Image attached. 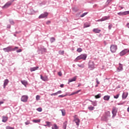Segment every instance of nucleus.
<instances>
[{
    "mask_svg": "<svg viewBox=\"0 0 129 129\" xmlns=\"http://www.w3.org/2000/svg\"><path fill=\"white\" fill-rule=\"evenodd\" d=\"M87 55L86 54H82L80 56H78L75 59V61L77 62L79 60H86Z\"/></svg>",
    "mask_w": 129,
    "mask_h": 129,
    "instance_id": "obj_1",
    "label": "nucleus"
},
{
    "mask_svg": "<svg viewBox=\"0 0 129 129\" xmlns=\"http://www.w3.org/2000/svg\"><path fill=\"white\" fill-rule=\"evenodd\" d=\"M117 50V46L114 44H112L110 46V51L112 53H115Z\"/></svg>",
    "mask_w": 129,
    "mask_h": 129,
    "instance_id": "obj_2",
    "label": "nucleus"
},
{
    "mask_svg": "<svg viewBox=\"0 0 129 129\" xmlns=\"http://www.w3.org/2000/svg\"><path fill=\"white\" fill-rule=\"evenodd\" d=\"M74 121L75 122L77 125H78V126H79V125L80 123V119H79V118H78V117H77V115H75L74 116Z\"/></svg>",
    "mask_w": 129,
    "mask_h": 129,
    "instance_id": "obj_3",
    "label": "nucleus"
},
{
    "mask_svg": "<svg viewBox=\"0 0 129 129\" xmlns=\"http://www.w3.org/2000/svg\"><path fill=\"white\" fill-rule=\"evenodd\" d=\"M127 53H129V50L127 49H124L119 53V55L120 56H124V55Z\"/></svg>",
    "mask_w": 129,
    "mask_h": 129,
    "instance_id": "obj_4",
    "label": "nucleus"
},
{
    "mask_svg": "<svg viewBox=\"0 0 129 129\" xmlns=\"http://www.w3.org/2000/svg\"><path fill=\"white\" fill-rule=\"evenodd\" d=\"M29 97L27 95H23L22 96L21 100L23 102H27L28 101V99Z\"/></svg>",
    "mask_w": 129,
    "mask_h": 129,
    "instance_id": "obj_5",
    "label": "nucleus"
},
{
    "mask_svg": "<svg viewBox=\"0 0 129 129\" xmlns=\"http://www.w3.org/2000/svg\"><path fill=\"white\" fill-rule=\"evenodd\" d=\"M117 112V109L115 107H113L112 111V117H114L116 115V113Z\"/></svg>",
    "mask_w": 129,
    "mask_h": 129,
    "instance_id": "obj_6",
    "label": "nucleus"
},
{
    "mask_svg": "<svg viewBox=\"0 0 129 129\" xmlns=\"http://www.w3.org/2000/svg\"><path fill=\"white\" fill-rule=\"evenodd\" d=\"M47 17H48V13L45 12L41 14L38 18L39 19H44V18H46Z\"/></svg>",
    "mask_w": 129,
    "mask_h": 129,
    "instance_id": "obj_7",
    "label": "nucleus"
},
{
    "mask_svg": "<svg viewBox=\"0 0 129 129\" xmlns=\"http://www.w3.org/2000/svg\"><path fill=\"white\" fill-rule=\"evenodd\" d=\"M12 2H7L3 7V9H8V8H9V7L12 6Z\"/></svg>",
    "mask_w": 129,
    "mask_h": 129,
    "instance_id": "obj_8",
    "label": "nucleus"
},
{
    "mask_svg": "<svg viewBox=\"0 0 129 129\" xmlns=\"http://www.w3.org/2000/svg\"><path fill=\"white\" fill-rule=\"evenodd\" d=\"M3 50L5 52H11V51H13V47L12 46H8L6 48H3Z\"/></svg>",
    "mask_w": 129,
    "mask_h": 129,
    "instance_id": "obj_9",
    "label": "nucleus"
},
{
    "mask_svg": "<svg viewBox=\"0 0 129 129\" xmlns=\"http://www.w3.org/2000/svg\"><path fill=\"white\" fill-rule=\"evenodd\" d=\"M118 16H125L126 15H129V11H125L124 12H119L117 13Z\"/></svg>",
    "mask_w": 129,
    "mask_h": 129,
    "instance_id": "obj_10",
    "label": "nucleus"
},
{
    "mask_svg": "<svg viewBox=\"0 0 129 129\" xmlns=\"http://www.w3.org/2000/svg\"><path fill=\"white\" fill-rule=\"evenodd\" d=\"M89 68H90L91 70H93V69H94V62H90L89 63Z\"/></svg>",
    "mask_w": 129,
    "mask_h": 129,
    "instance_id": "obj_11",
    "label": "nucleus"
},
{
    "mask_svg": "<svg viewBox=\"0 0 129 129\" xmlns=\"http://www.w3.org/2000/svg\"><path fill=\"white\" fill-rule=\"evenodd\" d=\"M40 78L43 80V81H48V80H49L48 77L47 76L43 77V76L41 75Z\"/></svg>",
    "mask_w": 129,
    "mask_h": 129,
    "instance_id": "obj_12",
    "label": "nucleus"
},
{
    "mask_svg": "<svg viewBox=\"0 0 129 129\" xmlns=\"http://www.w3.org/2000/svg\"><path fill=\"white\" fill-rule=\"evenodd\" d=\"M93 32L96 34H99V32H101V30L98 29V28H94L93 30Z\"/></svg>",
    "mask_w": 129,
    "mask_h": 129,
    "instance_id": "obj_13",
    "label": "nucleus"
},
{
    "mask_svg": "<svg viewBox=\"0 0 129 129\" xmlns=\"http://www.w3.org/2000/svg\"><path fill=\"white\" fill-rule=\"evenodd\" d=\"M9 82H10V81L8 79L5 80L4 83V88H6V86L9 84Z\"/></svg>",
    "mask_w": 129,
    "mask_h": 129,
    "instance_id": "obj_14",
    "label": "nucleus"
},
{
    "mask_svg": "<svg viewBox=\"0 0 129 129\" xmlns=\"http://www.w3.org/2000/svg\"><path fill=\"white\" fill-rule=\"evenodd\" d=\"M101 120H103L104 121H107V120H108V117H107L105 116V115H104L102 117Z\"/></svg>",
    "mask_w": 129,
    "mask_h": 129,
    "instance_id": "obj_15",
    "label": "nucleus"
},
{
    "mask_svg": "<svg viewBox=\"0 0 129 129\" xmlns=\"http://www.w3.org/2000/svg\"><path fill=\"white\" fill-rule=\"evenodd\" d=\"M21 82L23 85H24V86H25V87H26L27 85H28V81L26 80H22L21 81Z\"/></svg>",
    "mask_w": 129,
    "mask_h": 129,
    "instance_id": "obj_16",
    "label": "nucleus"
},
{
    "mask_svg": "<svg viewBox=\"0 0 129 129\" xmlns=\"http://www.w3.org/2000/svg\"><path fill=\"white\" fill-rule=\"evenodd\" d=\"M2 117H3V119H2L3 122H7V121H8V118L7 116H3Z\"/></svg>",
    "mask_w": 129,
    "mask_h": 129,
    "instance_id": "obj_17",
    "label": "nucleus"
},
{
    "mask_svg": "<svg viewBox=\"0 0 129 129\" xmlns=\"http://www.w3.org/2000/svg\"><path fill=\"white\" fill-rule=\"evenodd\" d=\"M38 69H39V67L31 68L30 71L31 72H33V71H36V70H38Z\"/></svg>",
    "mask_w": 129,
    "mask_h": 129,
    "instance_id": "obj_18",
    "label": "nucleus"
},
{
    "mask_svg": "<svg viewBox=\"0 0 129 129\" xmlns=\"http://www.w3.org/2000/svg\"><path fill=\"white\" fill-rule=\"evenodd\" d=\"M128 94L127 93H125V92L123 93L122 96V98H123L124 99H125V98L127 97Z\"/></svg>",
    "mask_w": 129,
    "mask_h": 129,
    "instance_id": "obj_19",
    "label": "nucleus"
},
{
    "mask_svg": "<svg viewBox=\"0 0 129 129\" xmlns=\"http://www.w3.org/2000/svg\"><path fill=\"white\" fill-rule=\"evenodd\" d=\"M105 116H107V117H110V112L109 111L105 112Z\"/></svg>",
    "mask_w": 129,
    "mask_h": 129,
    "instance_id": "obj_20",
    "label": "nucleus"
},
{
    "mask_svg": "<svg viewBox=\"0 0 129 129\" xmlns=\"http://www.w3.org/2000/svg\"><path fill=\"white\" fill-rule=\"evenodd\" d=\"M73 81H76V77H74L72 79L69 80V84L70 83V82H73Z\"/></svg>",
    "mask_w": 129,
    "mask_h": 129,
    "instance_id": "obj_21",
    "label": "nucleus"
},
{
    "mask_svg": "<svg viewBox=\"0 0 129 129\" xmlns=\"http://www.w3.org/2000/svg\"><path fill=\"white\" fill-rule=\"evenodd\" d=\"M62 127L63 129H66V127H67V121L64 122Z\"/></svg>",
    "mask_w": 129,
    "mask_h": 129,
    "instance_id": "obj_22",
    "label": "nucleus"
},
{
    "mask_svg": "<svg viewBox=\"0 0 129 129\" xmlns=\"http://www.w3.org/2000/svg\"><path fill=\"white\" fill-rule=\"evenodd\" d=\"M103 98H104V100L108 101V100H109V98H110V96H109L108 95L105 96Z\"/></svg>",
    "mask_w": 129,
    "mask_h": 129,
    "instance_id": "obj_23",
    "label": "nucleus"
},
{
    "mask_svg": "<svg viewBox=\"0 0 129 129\" xmlns=\"http://www.w3.org/2000/svg\"><path fill=\"white\" fill-rule=\"evenodd\" d=\"M103 22L104 21H107V20H109V16H104L102 17Z\"/></svg>",
    "mask_w": 129,
    "mask_h": 129,
    "instance_id": "obj_24",
    "label": "nucleus"
},
{
    "mask_svg": "<svg viewBox=\"0 0 129 129\" xmlns=\"http://www.w3.org/2000/svg\"><path fill=\"white\" fill-rule=\"evenodd\" d=\"M60 111H61L62 115L63 116H64V115H66V112L65 110L64 109H61Z\"/></svg>",
    "mask_w": 129,
    "mask_h": 129,
    "instance_id": "obj_25",
    "label": "nucleus"
},
{
    "mask_svg": "<svg viewBox=\"0 0 129 129\" xmlns=\"http://www.w3.org/2000/svg\"><path fill=\"white\" fill-rule=\"evenodd\" d=\"M52 129H58V126H57V124H54L52 127Z\"/></svg>",
    "mask_w": 129,
    "mask_h": 129,
    "instance_id": "obj_26",
    "label": "nucleus"
},
{
    "mask_svg": "<svg viewBox=\"0 0 129 129\" xmlns=\"http://www.w3.org/2000/svg\"><path fill=\"white\" fill-rule=\"evenodd\" d=\"M32 121H33V122H34V123H38V122H40V121H41V119H38V120H35V119H34V120H32Z\"/></svg>",
    "mask_w": 129,
    "mask_h": 129,
    "instance_id": "obj_27",
    "label": "nucleus"
},
{
    "mask_svg": "<svg viewBox=\"0 0 129 129\" xmlns=\"http://www.w3.org/2000/svg\"><path fill=\"white\" fill-rule=\"evenodd\" d=\"M88 27H90V25L88 23H85L84 25V28H88Z\"/></svg>",
    "mask_w": 129,
    "mask_h": 129,
    "instance_id": "obj_28",
    "label": "nucleus"
},
{
    "mask_svg": "<svg viewBox=\"0 0 129 129\" xmlns=\"http://www.w3.org/2000/svg\"><path fill=\"white\" fill-rule=\"evenodd\" d=\"M81 91V90H79L76 92H75L71 94V95H74V94H77L79 92H80Z\"/></svg>",
    "mask_w": 129,
    "mask_h": 129,
    "instance_id": "obj_29",
    "label": "nucleus"
},
{
    "mask_svg": "<svg viewBox=\"0 0 129 129\" xmlns=\"http://www.w3.org/2000/svg\"><path fill=\"white\" fill-rule=\"evenodd\" d=\"M122 65L121 63H119V68H118V70H119V71H120V70H122Z\"/></svg>",
    "mask_w": 129,
    "mask_h": 129,
    "instance_id": "obj_30",
    "label": "nucleus"
},
{
    "mask_svg": "<svg viewBox=\"0 0 129 129\" xmlns=\"http://www.w3.org/2000/svg\"><path fill=\"white\" fill-rule=\"evenodd\" d=\"M45 123H46V125H47L48 127H50L51 126H50L51 122L46 121V122H45Z\"/></svg>",
    "mask_w": 129,
    "mask_h": 129,
    "instance_id": "obj_31",
    "label": "nucleus"
},
{
    "mask_svg": "<svg viewBox=\"0 0 129 129\" xmlns=\"http://www.w3.org/2000/svg\"><path fill=\"white\" fill-rule=\"evenodd\" d=\"M88 109L89 110H94V107H93V106H89V107H88Z\"/></svg>",
    "mask_w": 129,
    "mask_h": 129,
    "instance_id": "obj_32",
    "label": "nucleus"
},
{
    "mask_svg": "<svg viewBox=\"0 0 129 129\" xmlns=\"http://www.w3.org/2000/svg\"><path fill=\"white\" fill-rule=\"evenodd\" d=\"M56 39H55V38H54V37H51V38H50V42H51V43H53V42H55V40Z\"/></svg>",
    "mask_w": 129,
    "mask_h": 129,
    "instance_id": "obj_33",
    "label": "nucleus"
},
{
    "mask_svg": "<svg viewBox=\"0 0 129 129\" xmlns=\"http://www.w3.org/2000/svg\"><path fill=\"white\" fill-rule=\"evenodd\" d=\"M87 14H88V13L87 12L83 13L82 15H81V18H83V17H85V16H86Z\"/></svg>",
    "mask_w": 129,
    "mask_h": 129,
    "instance_id": "obj_34",
    "label": "nucleus"
},
{
    "mask_svg": "<svg viewBox=\"0 0 129 129\" xmlns=\"http://www.w3.org/2000/svg\"><path fill=\"white\" fill-rule=\"evenodd\" d=\"M59 55H64V50H60L58 52Z\"/></svg>",
    "mask_w": 129,
    "mask_h": 129,
    "instance_id": "obj_35",
    "label": "nucleus"
},
{
    "mask_svg": "<svg viewBox=\"0 0 129 129\" xmlns=\"http://www.w3.org/2000/svg\"><path fill=\"white\" fill-rule=\"evenodd\" d=\"M77 51L78 52V53H81V52H82V48H79L77 49Z\"/></svg>",
    "mask_w": 129,
    "mask_h": 129,
    "instance_id": "obj_36",
    "label": "nucleus"
},
{
    "mask_svg": "<svg viewBox=\"0 0 129 129\" xmlns=\"http://www.w3.org/2000/svg\"><path fill=\"white\" fill-rule=\"evenodd\" d=\"M41 51H42V52H46V51L47 50V49L44 47H42L40 49Z\"/></svg>",
    "mask_w": 129,
    "mask_h": 129,
    "instance_id": "obj_37",
    "label": "nucleus"
},
{
    "mask_svg": "<svg viewBox=\"0 0 129 129\" xmlns=\"http://www.w3.org/2000/svg\"><path fill=\"white\" fill-rule=\"evenodd\" d=\"M119 97V94H117L116 96H114V98L117 99Z\"/></svg>",
    "mask_w": 129,
    "mask_h": 129,
    "instance_id": "obj_38",
    "label": "nucleus"
},
{
    "mask_svg": "<svg viewBox=\"0 0 129 129\" xmlns=\"http://www.w3.org/2000/svg\"><path fill=\"white\" fill-rule=\"evenodd\" d=\"M36 100H40V96L39 95H37L36 96Z\"/></svg>",
    "mask_w": 129,
    "mask_h": 129,
    "instance_id": "obj_39",
    "label": "nucleus"
},
{
    "mask_svg": "<svg viewBox=\"0 0 129 129\" xmlns=\"http://www.w3.org/2000/svg\"><path fill=\"white\" fill-rule=\"evenodd\" d=\"M101 97V96H100V94H99L95 96V98H100Z\"/></svg>",
    "mask_w": 129,
    "mask_h": 129,
    "instance_id": "obj_40",
    "label": "nucleus"
},
{
    "mask_svg": "<svg viewBox=\"0 0 129 129\" xmlns=\"http://www.w3.org/2000/svg\"><path fill=\"white\" fill-rule=\"evenodd\" d=\"M112 28V24H109V26H108L109 30H111Z\"/></svg>",
    "mask_w": 129,
    "mask_h": 129,
    "instance_id": "obj_41",
    "label": "nucleus"
},
{
    "mask_svg": "<svg viewBox=\"0 0 129 129\" xmlns=\"http://www.w3.org/2000/svg\"><path fill=\"white\" fill-rule=\"evenodd\" d=\"M30 123H31V122H30V121H29V120H28V121H27L26 122H25V124H26V125H28L30 124Z\"/></svg>",
    "mask_w": 129,
    "mask_h": 129,
    "instance_id": "obj_42",
    "label": "nucleus"
},
{
    "mask_svg": "<svg viewBox=\"0 0 129 129\" xmlns=\"http://www.w3.org/2000/svg\"><path fill=\"white\" fill-rule=\"evenodd\" d=\"M6 129H14V127H11V126H7L6 127Z\"/></svg>",
    "mask_w": 129,
    "mask_h": 129,
    "instance_id": "obj_43",
    "label": "nucleus"
},
{
    "mask_svg": "<svg viewBox=\"0 0 129 129\" xmlns=\"http://www.w3.org/2000/svg\"><path fill=\"white\" fill-rule=\"evenodd\" d=\"M78 66H79V67H80L81 68H84V65H83V64H78Z\"/></svg>",
    "mask_w": 129,
    "mask_h": 129,
    "instance_id": "obj_44",
    "label": "nucleus"
},
{
    "mask_svg": "<svg viewBox=\"0 0 129 129\" xmlns=\"http://www.w3.org/2000/svg\"><path fill=\"white\" fill-rule=\"evenodd\" d=\"M17 49H19V47L16 46L14 48H12V51H16Z\"/></svg>",
    "mask_w": 129,
    "mask_h": 129,
    "instance_id": "obj_45",
    "label": "nucleus"
},
{
    "mask_svg": "<svg viewBox=\"0 0 129 129\" xmlns=\"http://www.w3.org/2000/svg\"><path fill=\"white\" fill-rule=\"evenodd\" d=\"M55 93H56V95H57V94H60L62 93V91H58Z\"/></svg>",
    "mask_w": 129,
    "mask_h": 129,
    "instance_id": "obj_46",
    "label": "nucleus"
},
{
    "mask_svg": "<svg viewBox=\"0 0 129 129\" xmlns=\"http://www.w3.org/2000/svg\"><path fill=\"white\" fill-rule=\"evenodd\" d=\"M37 110L38 111L41 112L42 111V108H38Z\"/></svg>",
    "mask_w": 129,
    "mask_h": 129,
    "instance_id": "obj_47",
    "label": "nucleus"
},
{
    "mask_svg": "<svg viewBox=\"0 0 129 129\" xmlns=\"http://www.w3.org/2000/svg\"><path fill=\"white\" fill-rule=\"evenodd\" d=\"M58 76H62V73L61 72H59L58 73Z\"/></svg>",
    "mask_w": 129,
    "mask_h": 129,
    "instance_id": "obj_48",
    "label": "nucleus"
},
{
    "mask_svg": "<svg viewBox=\"0 0 129 129\" xmlns=\"http://www.w3.org/2000/svg\"><path fill=\"white\" fill-rule=\"evenodd\" d=\"M21 52H22L21 49H20L17 50V53H21Z\"/></svg>",
    "mask_w": 129,
    "mask_h": 129,
    "instance_id": "obj_49",
    "label": "nucleus"
},
{
    "mask_svg": "<svg viewBox=\"0 0 129 129\" xmlns=\"http://www.w3.org/2000/svg\"><path fill=\"white\" fill-rule=\"evenodd\" d=\"M96 83L97 84H99V81H98V79H96Z\"/></svg>",
    "mask_w": 129,
    "mask_h": 129,
    "instance_id": "obj_50",
    "label": "nucleus"
},
{
    "mask_svg": "<svg viewBox=\"0 0 129 129\" xmlns=\"http://www.w3.org/2000/svg\"><path fill=\"white\" fill-rule=\"evenodd\" d=\"M92 104L94 106H96V105H97V103H96V102H93Z\"/></svg>",
    "mask_w": 129,
    "mask_h": 129,
    "instance_id": "obj_51",
    "label": "nucleus"
},
{
    "mask_svg": "<svg viewBox=\"0 0 129 129\" xmlns=\"http://www.w3.org/2000/svg\"><path fill=\"white\" fill-rule=\"evenodd\" d=\"M96 22H103V20H102V18H101L100 20H97Z\"/></svg>",
    "mask_w": 129,
    "mask_h": 129,
    "instance_id": "obj_52",
    "label": "nucleus"
},
{
    "mask_svg": "<svg viewBox=\"0 0 129 129\" xmlns=\"http://www.w3.org/2000/svg\"><path fill=\"white\" fill-rule=\"evenodd\" d=\"M65 96H66V95H60L58 96V97H65Z\"/></svg>",
    "mask_w": 129,
    "mask_h": 129,
    "instance_id": "obj_53",
    "label": "nucleus"
},
{
    "mask_svg": "<svg viewBox=\"0 0 129 129\" xmlns=\"http://www.w3.org/2000/svg\"><path fill=\"white\" fill-rule=\"evenodd\" d=\"M10 23L11 24V25H14V24H15V22H14L13 21H11Z\"/></svg>",
    "mask_w": 129,
    "mask_h": 129,
    "instance_id": "obj_54",
    "label": "nucleus"
},
{
    "mask_svg": "<svg viewBox=\"0 0 129 129\" xmlns=\"http://www.w3.org/2000/svg\"><path fill=\"white\" fill-rule=\"evenodd\" d=\"M49 24H51V21H48L46 22L47 25H49Z\"/></svg>",
    "mask_w": 129,
    "mask_h": 129,
    "instance_id": "obj_55",
    "label": "nucleus"
},
{
    "mask_svg": "<svg viewBox=\"0 0 129 129\" xmlns=\"http://www.w3.org/2000/svg\"><path fill=\"white\" fill-rule=\"evenodd\" d=\"M126 27H127V28H128V29H129V23L126 24Z\"/></svg>",
    "mask_w": 129,
    "mask_h": 129,
    "instance_id": "obj_56",
    "label": "nucleus"
},
{
    "mask_svg": "<svg viewBox=\"0 0 129 129\" xmlns=\"http://www.w3.org/2000/svg\"><path fill=\"white\" fill-rule=\"evenodd\" d=\"M51 96H53V95H57V93H55L53 94H51Z\"/></svg>",
    "mask_w": 129,
    "mask_h": 129,
    "instance_id": "obj_57",
    "label": "nucleus"
},
{
    "mask_svg": "<svg viewBox=\"0 0 129 129\" xmlns=\"http://www.w3.org/2000/svg\"><path fill=\"white\" fill-rule=\"evenodd\" d=\"M109 3H110V0H108L106 4H107V5H108V4H109Z\"/></svg>",
    "mask_w": 129,
    "mask_h": 129,
    "instance_id": "obj_58",
    "label": "nucleus"
},
{
    "mask_svg": "<svg viewBox=\"0 0 129 129\" xmlns=\"http://www.w3.org/2000/svg\"><path fill=\"white\" fill-rule=\"evenodd\" d=\"M60 87L61 88H63V87H64V85L61 84V85H60Z\"/></svg>",
    "mask_w": 129,
    "mask_h": 129,
    "instance_id": "obj_59",
    "label": "nucleus"
},
{
    "mask_svg": "<svg viewBox=\"0 0 129 129\" xmlns=\"http://www.w3.org/2000/svg\"><path fill=\"white\" fill-rule=\"evenodd\" d=\"M4 104V102L3 101H0V105L1 104Z\"/></svg>",
    "mask_w": 129,
    "mask_h": 129,
    "instance_id": "obj_60",
    "label": "nucleus"
},
{
    "mask_svg": "<svg viewBox=\"0 0 129 129\" xmlns=\"http://www.w3.org/2000/svg\"><path fill=\"white\" fill-rule=\"evenodd\" d=\"M7 28H8V29H10V28H11V25H8Z\"/></svg>",
    "mask_w": 129,
    "mask_h": 129,
    "instance_id": "obj_61",
    "label": "nucleus"
},
{
    "mask_svg": "<svg viewBox=\"0 0 129 129\" xmlns=\"http://www.w3.org/2000/svg\"><path fill=\"white\" fill-rule=\"evenodd\" d=\"M14 2H15V0H11V3H12L13 4V3H14Z\"/></svg>",
    "mask_w": 129,
    "mask_h": 129,
    "instance_id": "obj_62",
    "label": "nucleus"
},
{
    "mask_svg": "<svg viewBox=\"0 0 129 129\" xmlns=\"http://www.w3.org/2000/svg\"><path fill=\"white\" fill-rule=\"evenodd\" d=\"M127 111L128 112H129V107L127 108Z\"/></svg>",
    "mask_w": 129,
    "mask_h": 129,
    "instance_id": "obj_63",
    "label": "nucleus"
},
{
    "mask_svg": "<svg viewBox=\"0 0 129 129\" xmlns=\"http://www.w3.org/2000/svg\"><path fill=\"white\" fill-rule=\"evenodd\" d=\"M97 86H98V85H95V87H97Z\"/></svg>",
    "mask_w": 129,
    "mask_h": 129,
    "instance_id": "obj_64",
    "label": "nucleus"
}]
</instances>
